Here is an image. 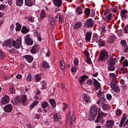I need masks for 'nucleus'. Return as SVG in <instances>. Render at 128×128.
Masks as SVG:
<instances>
[{
    "label": "nucleus",
    "mask_w": 128,
    "mask_h": 128,
    "mask_svg": "<svg viewBox=\"0 0 128 128\" xmlns=\"http://www.w3.org/2000/svg\"><path fill=\"white\" fill-rule=\"evenodd\" d=\"M56 20L54 18H52L51 22H50V24L51 26H54L56 24Z\"/></svg>",
    "instance_id": "obj_48"
},
{
    "label": "nucleus",
    "mask_w": 128,
    "mask_h": 128,
    "mask_svg": "<svg viewBox=\"0 0 128 128\" xmlns=\"http://www.w3.org/2000/svg\"><path fill=\"white\" fill-rule=\"evenodd\" d=\"M95 122L104 124V119H102V115H100V114H98L97 118L96 119Z\"/></svg>",
    "instance_id": "obj_21"
},
{
    "label": "nucleus",
    "mask_w": 128,
    "mask_h": 128,
    "mask_svg": "<svg viewBox=\"0 0 128 128\" xmlns=\"http://www.w3.org/2000/svg\"><path fill=\"white\" fill-rule=\"evenodd\" d=\"M16 28L15 30L16 32H20L22 30V24H20L18 22H16Z\"/></svg>",
    "instance_id": "obj_32"
},
{
    "label": "nucleus",
    "mask_w": 128,
    "mask_h": 128,
    "mask_svg": "<svg viewBox=\"0 0 128 128\" xmlns=\"http://www.w3.org/2000/svg\"><path fill=\"white\" fill-rule=\"evenodd\" d=\"M38 104V100H34V102H33L32 103L30 106V110H32L34 108V106H36Z\"/></svg>",
    "instance_id": "obj_31"
},
{
    "label": "nucleus",
    "mask_w": 128,
    "mask_h": 128,
    "mask_svg": "<svg viewBox=\"0 0 128 128\" xmlns=\"http://www.w3.org/2000/svg\"><path fill=\"white\" fill-rule=\"evenodd\" d=\"M116 62V58H114L112 57H110V58L107 60V64L109 66L108 68V70L114 72V70H116V66H114Z\"/></svg>",
    "instance_id": "obj_1"
},
{
    "label": "nucleus",
    "mask_w": 128,
    "mask_h": 128,
    "mask_svg": "<svg viewBox=\"0 0 128 128\" xmlns=\"http://www.w3.org/2000/svg\"><path fill=\"white\" fill-rule=\"evenodd\" d=\"M23 58H25L28 62H32V61L34 60V57L30 55H25L23 56Z\"/></svg>",
    "instance_id": "obj_16"
},
{
    "label": "nucleus",
    "mask_w": 128,
    "mask_h": 128,
    "mask_svg": "<svg viewBox=\"0 0 128 128\" xmlns=\"http://www.w3.org/2000/svg\"><path fill=\"white\" fill-rule=\"evenodd\" d=\"M25 4L28 6H34V2L32 0H25Z\"/></svg>",
    "instance_id": "obj_33"
},
{
    "label": "nucleus",
    "mask_w": 128,
    "mask_h": 128,
    "mask_svg": "<svg viewBox=\"0 0 128 128\" xmlns=\"http://www.w3.org/2000/svg\"><path fill=\"white\" fill-rule=\"evenodd\" d=\"M92 33L91 31H88L86 32L85 36L86 42H90V40H92Z\"/></svg>",
    "instance_id": "obj_13"
},
{
    "label": "nucleus",
    "mask_w": 128,
    "mask_h": 128,
    "mask_svg": "<svg viewBox=\"0 0 128 128\" xmlns=\"http://www.w3.org/2000/svg\"><path fill=\"white\" fill-rule=\"evenodd\" d=\"M98 114V108L96 106H93L90 109L89 113L90 120H94L96 118V116Z\"/></svg>",
    "instance_id": "obj_3"
},
{
    "label": "nucleus",
    "mask_w": 128,
    "mask_h": 128,
    "mask_svg": "<svg viewBox=\"0 0 128 128\" xmlns=\"http://www.w3.org/2000/svg\"><path fill=\"white\" fill-rule=\"evenodd\" d=\"M93 36H94V40H95L98 42V35L96 33H95L94 34Z\"/></svg>",
    "instance_id": "obj_53"
},
{
    "label": "nucleus",
    "mask_w": 128,
    "mask_h": 128,
    "mask_svg": "<svg viewBox=\"0 0 128 128\" xmlns=\"http://www.w3.org/2000/svg\"><path fill=\"white\" fill-rule=\"evenodd\" d=\"M84 54L85 56H86V58H90V52H88L85 50L84 51Z\"/></svg>",
    "instance_id": "obj_57"
},
{
    "label": "nucleus",
    "mask_w": 128,
    "mask_h": 128,
    "mask_svg": "<svg viewBox=\"0 0 128 128\" xmlns=\"http://www.w3.org/2000/svg\"><path fill=\"white\" fill-rule=\"evenodd\" d=\"M30 32V30L26 28V26H24L22 27L21 32L22 34H28Z\"/></svg>",
    "instance_id": "obj_25"
},
{
    "label": "nucleus",
    "mask_w": 128,
    "mask_h": 128,
    "mask_svg": "<svg viewBox=\"0 0 128 128\" xmlns=\"http://www.w3.org/2000/svg\"><path fill=\"white\" fill-rule=\"evenodd\" d=\"M116 36H112L108 38V42H109V44H113V42H114V40H116Z\"/></svg>",
    "instance_id": "obj_28"
},
{
    "label": "nucleus",
    "mask_w": 128,
    "mask_h": 128,
    "mask_svg": "<svg viewBox=\"0 0 128 128\" xmlns=\"http://www.w3.org/2000/svg\"><path fill=\"white\" fill-rule=\"evenodd\" d=\"M14 100L19 104H20V96H16Z\"/></svg>",
    "instance_id": "obj_59"
},
{
    "label": "nucleus",
    "mask_w": 128,
    "mask_h": 128,
    "mask_svg": "<svg viewBox=\"0 0 128 128\" xmlns=\"http://www.w3.org/2000/svg\"><path fill=\"white\" fill-rule=\"evenodd\" d=\"M110 76L113 78L112 80H116V74H110Z\"/></svg>",
    "instance_id": "obj_55"
},
{
    "label": "nucleus",
    "mask_w": 128,
    "mask_h": 128,
    "mask_svg": "<svg viewBox=\"0 0 128 128\" xmlns=\"http://www.w3.org/2000/svg\"><path fill=\"white\" fill-rule=\"evenodd\" d=\"M48 102L52 108H56V100L52 98H50L48 100Z\"/></svg>",
    "instance_id": "obj_22"
},
{
    "label": "nucleus",
    "mask_w": 128,
    "mask_h": 128,
    "mask_svg": "<svg viewBox=\"0 0 128 128\" xmlns=\"http://www.w3.org/2000/svg\"><path fill=\"white\" fill-rule=\"evenodd\" d=\"M62 108H63V110H62L64 111L66 110V108H68V104L64 103L63 104Z\"/></svg>",
    "instance_id": "obj_60"
},
{
    "label": "nucleus",
    "mask_w": 128,
    "mask_h": 128,
    "mask_svg": "<svg viewBox=\"0 0 128 128\" xmlns=\"http://www.w3.org/2000/svg\"><path fill=\"white\" fill-rule=\"evenodd\" d=\"M41 85L42 86V88L41 90H46V88H48V85L46 84V80H44L42 83Z\"/></svg>",
    "instance_id": "obj_40"
},
{
    "label": "nucleus",
    "mask_w": 128,
    "mask_h": 128,
    "mask_svg": "<svg viewBox=\"0 0 128 128\" xmlns=\"http://www.w3.org/2000/svg\"><path fill=\"white\" fill-rule=\"evenodd\" d=\"M80 78L84 82H86V80L88 79V76L83 75L81 76Z\"/></svg>",
    "instance_id": "obj_47"
},
{
    "label": "nucleus",
    "mask_w": 128,
    "mask_h": 128,
    "mask_svg": "<svg viewBox=\"0 0 128 128\" xmlns=\"http://www.w3.org/2000/svg\"><path fill=\"white\" fill-rule=\"evenodd\" d=\"M98 96H99V98H100V100L102 102V104H104V102H106V98H104V96H102V93H100V92L98 93Z\"/></svg>",
    "instance_id": "obj_30"
},
{
    "label": "nucleus",
    "mask_w": 128,
    "mask_h": 128,
    "mask_svg": "<svg viewBox=\"0 0 128 128\" xmlns=\"http://www.w3.org/2000/svg\"><path fill=\"white\" fill-rule=\"evenodd\" d=\"M38 45L34 46L30 50L31 54H36L38 52V49L36 48Z\"/></svg>",
    "instance_id": "obj_37"
},
{
    "label": "nucleus",
    "mask_w": 128,
    "mask_h": 128,
    "mask_svg": "<svg viewBox=\"0 0 128 128\" xmlns=\"http://www.w3.org/2000/svg\"><path fill=\"white\" fill-rule=\"evenodd\" d=\"M112 14H110L106 16V18H103V20H112Z\"/></svg>",
    "instance_id": "obj_45"
},
{
    "label": "nucleus",
    "mask_w": 128,
    "mask_h": 128,
    "mask_svg": "<svg viewBox=\"0 0 128 128\" xmlns=\"http://www.w3.org/2000/svg\"><path fill=\"white\" fill-rule=\"evenodd\" d=\"M16 78L17 80H22V74H18L16 76Z\"/></svg>",
    "instance_id": "obj_63"
},
{
    "label": "nucleus",
    "mask_w": 128,
    "mask_h": 128,
    "mask_svg": "<svg viewBox=\"0 0 128 128\" xmlns=\"http://www.w3.org/2000/svg\"><path fill=\"white\" fill-rule=\"evenodd\" d=\"M126 12H128V10H121L120 12V16L122 17V20H128V17Z\"/></svg>",
    "instance_id": "obj_17"
},
{
    "label": "nucleus",
    "mask_w": 128,
    "mask_h": 128,
    "mask_svg": "<svg viewBox=\"0 0 128 128\" xmlns=\"http://www.w3.org/2000/svg\"><path fill=\"white\" fill-rule=\"evenodd\" d=\"M97 44H98L99 46L102 48V46H104L106 44V40L100 38L96 42Z\"/></svg>",
    "instance_id": "obj_20"
},
{
    "label": "nucleus",
    "mask_w": 128,
    "mask_h": 128,
    "mask_svg": "<svg viewBox=\"0 0 128 128\" xmlns=\"http://www.w3.org/2000/svg\"><path fill=\"white\" fill-rule=\"evenodd\" d=\"M9 90L10 94H14L16 91L14 90V85L10 86H9Z\"/></svg>",
    "instance_id": "obj_42"
},
{
    "label": "nucleus",
    "mask_w": 128,
    "mask_h": 128,
    "mask_svg": "<svg viewBox=\"0 0 128 128\" xmlns=\"http://www.w3.org/2000/svg\"><path fill=\"white\" fill-rule=\"evenodd\" d=\"M123 66H128V60H126L123 63Z\"/></svg>",
    "instance_id": "obj_62"
},
{
    "label": "nucleus",
    "mask_w": 128,
    "mask_h": 128,
    "mask_svg": "<svg viewBox=\"0 0 128 128\" xmlns=\"http://www.w3.org/2000/svg\"><path fill=\"white\" fill-rule=\"evenodd\" d=\"M76 12H77V14L80 16V14H82V8L80 7H78L76 8Z\"/></svg>",
    "instance_id": "obj_44"
},
{
    "label": "nucleus",
    "mask_w": 128,
    "mask_h": 128,
    "mask_svg": "<svg viewBox=\"0 0 128 128\" xmlns=\"http://www.w3.org/2000/svg\"><path fill=\"white\" fill-rule=\"evenodd\" d=\"M53 118L54 122H58L60 120V114L56 112L53 113Z\"/></svg>",
    "instance_id": "obj_24"
},
{
    "label": "nucleus",
    "mask_w": 128,
    "mask_h": 128,
    "mask_svg": "<svg viewBox=\"0 0 128 128\" xmlns=\"http://www.w3.org/2000/svg\"><path fill=\"white\" fill-rule=\"evenodd\" d=\"M12 46L15 48H20V46H22V38H18L17 40H12Z\"/></svg>",
    "instance_id": "obj_5"
},
{
    "label": "nucleus",
    "mask_w": 128,
    "mask_h": 128,
    "mask_svg": "<svg viewBox=\"0 0 128 128\" xmlns=\"http://www.w3.org/2000/svg\"><path fill=\"white\" fill-rule=\"evenodd\" d=\"M124 32L125 34H128V24L124 28Z\"/></svg>",
    "instance_id": "obj_64"
},
{
    "label": "nucleus",
    "mask_w": 128,
    "mask_h": 128,
    "mask_svg": "<svg viewBox=\"0 0 128 128\" xmlns=\"http://www.w3.org/2000/svg\"><path fill=\"white\" fill-rule=\"evenodd\" d=\"M110 87L116 92H120V86L116 84V80H112L111 81Z\"/></svg>",
    "instance_id": "obj_6"
},
{
    "label": "nucleus",
    "mask_w": 128,
    "mask_h": 128,
    "mask_svg": "<svg viewBox=\"0 0 128 128\" xmlns=\"http://www.w3.org/2000/svg\"><path fill=\"white\" fill-rule=\"evenodd\" d=\"M76 120V116H74V112H72V115H70V111H69L66 116V121L67 124H70V126H74V122Z\"/></svg>",
    "instance_id": "obj_2"
},
{
    "label": "nucleus",
    "mask_w": 128,
    "mask_h": 128,
    "mask_svg": "<svg viewBox=\"0 0 128 128\" xmlns=\"http://www.w3.org/2000/svg\"><path fill=\"white\" fill-rule=\"evenodd\" d=\"M6 58V55L4 53L2 52L1 50H0V58Z\"/></svg>",
    "instance_id": "obj_52"
},
{
    "label": "nucleus",
    "mask_w": 128,
    "mask_h": 128,
    "mask_svg": "<svg viewBox=\"0 0 128 128\" xmlns=\"http://www.w3.org/2000/svg\"><path fill=\"white\" fill-rule=\"evenodd\" d=\"M74 62V64H75L76 66H78V58H75Z\"/></svg>",
    "instance_id": "obj_61"
},
{
    "label": "nucleus",
    "mask_w": 128,
    "mask_h": 128,
    "mask_svg": "<svg viewBox=\"0 0 128 128\" xmlns=\"http://www.w3.org/2000/svg\"><path fill=\"white\" fill-rule=\"evenodd\" d=\"M86 84H88V86H92V84H94V82H92V80L88 79L86 80Z\"/></svg>",
    "instance_id": "obj_50"
},
{
    "label": "nucleus",
    "mask_w": 128,
    "mask_h": 128,
    "mask_svg": "<svg viewBox=\"0 0 128 128\" xmlns=\"http://www.w3.org/2000/svg\"><path fill=\"white\" fill-rule=\"evenodd\" d=\"M34 34H36L37 38L39 40V42H42V37H40V34L38 32V31L34 32Z\"/></svg>",
    "instance_id": "obj_46"
},
{
    "label": "nucleus",
    "mask_w": 128,
    "mask_h": 128,
    "mask_svg": "<svg viewBox=\"0 0 128 128\" xmlns=\"http://www.w3.org/2000/svg\"><path fill=\"white\" fill-rule=\"evenodd\" d=\"M82 98L86 102L90 104V96L88 94H84L82 96Z\"/></svg>",
    "instance_id": "obj_15"
},
{
    "label": "nucleus",
    "mask_w": 128,
    "mask_h": 128,
    "mask_svg": "<svg viewBox=\"0 0 128 128\" xmlns=\"http://www.w3.org/2000/svg\"><path fill=\"white\" fill-rule=\"evenodd\" d=\"M4 110L5 112H12V105L8 104L4 107Z\"/></svg>",
    "instance_id": "obj_12"
},
{
    "label": "nucleus",
    "mask_w": 128,
    "mask_h": 128,
    "mask_svg": "<svg viewBox=\"0 0 128 128\" xmlns=\"http://www.w3.org/2000/svg\"><path fill=\"white\" fill-rule=\"evenodd\" d=\"M25 42L28 46H32L34 44V40L32 38L29 39H24Z\"/></svg>",
    "instance_id": "obj_27"
},
{
    "label": "nucleus",
    "mask_w": 128,
    "mask_h": 128,
    "mask_svg": "<svg viewBox=\"0 0 128 128\" xmlns=\"http://www.w3.org/2000/svg\"><path fill=\"white\" fill-rule=\"evenodd\" d=\"M59 22L60 24H62V22H64V17L61 16L60 15L59 16Z\"/></svg>",
    "instance_id": "obj_51"
},
{
    "label": "nucleus",
    "mask_w": 128,
    "mask_h": 128,
    "mask_svg": "<svg viewBox=\"0 0 128 128\" xmlns=\"http://www.w3.org/2000/svg\"><path fill=\"white\" fill-rule=\"evenodd\" d=\"M41 66L44 70H48V68H50V64L46 60H43L42 62Z\"/></svg>",
    "instance_id": "obj_14"
},
{
    "label": "nucleus",
    "mask_w": 128,
    "mask_h": 128,
    "mask_svg": "<svg viewBox=\"0 0 128 128\" xmlns=\"http://www.w3.org/2000/svg\"><path fill=\"white\" fill-rule=\"evenodd\" d=\"M93 80L95 88H96V90L100 88V84L99 83L98 81L94 78Z\"/></svg>",
    "instance_id": "obj_26"
},
{
    "label": "nucleus",
    "mask_w": 128,
    "mask_h": 128,
    "mask_svg": "<svg viewBox=\"0 0 128 128\" xmlns=\"http://www.w3.org/2000/svg\"><path fill=\"white\" fill-rule=\"evenodd\" d=\"M94 20L92 18H90L86 20L84 23V28H92L94 26Z\"/></svg>",
    "instance_id": "obj_4"
},
{
    "label": "nucleus",
    "mask_w": 128,
    "mask_h": 128,
    "mask_svg": "<svg viewBox=\"0 0 128 128\" xmlns=\"http://www.w3.org/2000/svg\"><path fill=\"white\" fill-rule=\"evenodd\" d=\"M128 68H120V74H126L128 73Z\"/></svg>",
    "instance_id": "obj_43"
},
{
    "label": "nucleus",
    "mask_w": 128,
    "mask_h": 128,
    "mask_svg": "<svg viewBox=\"0 0 128 128\" xmlns=\"http://www.w3.org/2000/svg\"><path fill=\"white\" fill-rule=\"evenodd\" d=\"M40 80H42V75L38 74L34 76V80L36 82H38Z\"/></svg>",
    "instance_id": "obj_34"
},
{
    "label": "nucleus",
    "mask_w": 128,
    "mask_h": 128,
    "mask_svg": "<svg viewBox=\"0 0 128 128\" xmlns=\"http://www.w3.org/2000/svg\"><path fill=\"white\" fill-rule=\"evenodd\" d=\"M53 4L57 8H60L62 4V0H53Z\"/></svg>",
    "instance_id": "obj_18"
},
{
    "label": "nucleus",
    "mask_w": 128,
    "mask_h": 128,
    "mask_svg": "<svg viewBox=\"0 0 128 128\" xmlns=\"http://www.w3.org/2000/svg\"><path fill=\"white\" fill-rule=\"evenodd\" d=\"M60 66L62 70H64V62L62 60L60 62Z\"/></svg>",
    "instance_id": "obj_49"
},
{
    "label": "nucleus",
    "mask_w": 128,
    "mask_h": 128,
    "mask_svg": "<svg viewBox=\"0 0 128 128\" xmlns=\"http://www.w3.org/2000/svg\"><path fill=\"white\" fill-rule=\"evenodd\" d=\"M0 102L2 104H6L10 102V97L8 95H4L1 98Z\"/></svg>",
    "instance_id": "obj_11"
},
{
    "label": "nucleus",
    "mask_w": 128,
    "mask_h": 128,
    "mask_svg": "<svg viewBox=\"0 0 128 128\" xmlns=\"http://www.w3.org/2000/svg\"><path fill=\"white\" fill-rule=\"evenodd\" d=\"M40 18L42 19L44 18H46V10H42L40 13Z\"/></svg>",
    "instance_id": "obj_36"
},
{
    "label": "nucleus",
    "mask_w": 128,
    "mask_h": 128,
    "mask_svg": "<svg viewBox=\"0 0 128 128\" xmlns=\"http://www.w3.org/2000/svg\"><path fill=\"white\" fill-rule=\"evenodd\" d=\"M126 114H124L122 116V118L120 120V122L119 125L120 128H122L124 126V122H126Z\"/></svg>",
    "instance_id": "obj_19"
},
{
    "label": "nucleus",
    "mask_w": 128,
    "mask_h": 128,
    "mask_svg": "<svg viewBox=\"0 0 128 128\" xmlns=\"http://www.w3.org/2000/svg\"><path fill=\"white\" fill-rule=\"evenodd\" d=\"M82 26V24L80 22H77L73 26L74 30H78V28H80Z\"/></svg>",
    "instance_id": "obj_23"
},
{
    "label": "nucleus",
    "mask_w": 128,
    "mask_h": 128,
    "mask_svg": "<svg viewBox=\"0 0 128 128\" xmlns=\"http://www.w3.org/2000/svg\"><path fill=\"white\" fill-rule=\"evenodd\" d=\"M114 125V120H108L106 122V124L104 125V128H112Z\"/></svg>",
    "instance_id": "obj_10"
},
{
    "label": "nucleus",
    "mask_w": 128,
    "mask_h": 128,
    "mask_svg": "<svg viewBox=\"0 0 128 128\" xmlns=\"http://www.w3.org/2000/svg\"><path fill=\"white\" fill-rule=\"evenodd\" d=\"M26 100H28V96L26 95H24L21 97L20 102H22V104H25Z\"/></svg>",
    "instance_id": "obj_39"
},
{
    "label": "nucleus",
    "mask_w": 128,
    "mask_h": 128,
    "mask_svg": "<svg viewBox=\"0 0 128 128\" xmlns=\"http://www.w3.org/2000/svg\"><path fill=\"white\" fill-rule=\"evenodd\" d=\"M12 39L5 41V46H10V48H12Z\"/></svg>",
    "instance_id": "obj_35"
},
{
    "label": "nucleus",
    "mask_w": 128,
    "mask_h": 128,
    "mask_svg": "<svg viewBox=\"0 0 128 128\" xmlns=\"http://www.w3.org/2000/svg\"><path fill=\"white\" fill-rule=\"evenodd\" d=\"M84 12L86 16H90V10L88 8H86Z\"/></svg>",
    "instance_id": "obj_41"
},
{
    "label": "nucleus",
    "mask_w": 128,
    "mask_h": 128,
    "mask_svg": "<svg viewBox=\"0 0 128 128\" xmlns=\"http://www.w3.org/2000/svg\"><path fill=\"white\" fill-rule=\"evenodd\" d=\"M24 4V0H16V4L17 6H22Z\"/></svg>",
    "instance_id": "obj_38"
},
{
    "label": "nucleus",
    "mask_w": 128,
    "mask_h": 128,
    "mask_svg": "<svg viewBox=\"0 0 128 128\" xmlns=\"http://www.w3.org/2000/svg\"><path fill=\"white\" fill-rule=\"evenodd\" d=\"M6 8V5L1 4H0V10H4Z\"/></svg>",
    "instance_id": "obj_56"
},
{
    "label": "nucleus",
    "mask_w": 128,
    "mask_h": 128,
    "mask_svg": "<svg viewBox=\"0 0 128 128\" xmlns=\"http://www.w3.org/2000/svg\"><path fill=\"white\" fill-rule=\"evenodd\" d=\"M50 106V104L46 101L42 102L41 104V106L44 109V112L46 113L50 112V106Z\"/></svg>",
    "instance_id": "obj_8"
},
{
    "label": "nucleus",
    "mask_w": 128,
    "mask_h": 128,
    "mask_svg": "<svg viewBox=\"0 0 128 128\" xmlns=\"http://www.w3.org/2000/svg\"><path fill=\"white\" fill-rule=\"evenodd\" d=\"M26 80L28 82H32V75L28 74L26 77Z\"/></svg>",
    "instance_id": "obj_58"
},
{
    "label": "nucleus",
    "mask_w": 128,
    "mask_h": 128,
    "mask_svg": "<svg viewBox=\"0 0 128 128\" xmlns=\"http://www.w3.org/2000/svg\"><path fill=\"white\" fill-rule=\"evenodd\" d=\"M108 52H101L99 56V60H104V62H106V59L108 58Z\"/></svg>",
    "instance_id": "obj_9"
},
{
    "label": "nucleus",
    "mask_w": 128,
    "mask_h": 128,
    "mask_svg": "<svg viewBox=\"0 0 128 128\" xmlns=\"http://www.w3.org/2000/svg\"><path fill=\"white\" fill-rule=\"evenodd\" d=\"M120 44L122 45V48L123 50V52L126 54H128V43L126 42V40H121Z\"/></svg>",
    "instance_id": "obj_7"
},
{
    "label": "nucleus",
    "mask_w": 128,
    "mask_h": 128,
    "mask_svg": "<svg viewBox=\"0 0 128 128\" xmlns=\"http://www.w3.org/2000/svg\"><path fill=\"white\" fill-rule=\"evenodd\" d=\"M106 98L108 100H110L112 98V94H107Z\"/></svg>",
    "instance_id": "obj_54"
},
{
    "label": "nucleus",
    "mask_w": 128,
    "mask_h": 128,
    "mask_svg": "<svg viewBox=\"0 0 128 128\" xmlns=\"http://www.w3.org/2000/svg\"><path fill=\"white\" fill-rule=\"evenodd\" d=\"M102 108L103 110H110V104H102Z\"/></svg>",
    "instance_id": "obj_29"
}]
</instances>
